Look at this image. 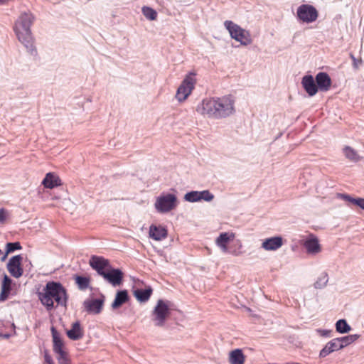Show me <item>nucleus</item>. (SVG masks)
I'll return each mask as SVG.
<instances>
[{
  "mask_svg": "<svg viewBox=\"0 0 364 364\" xmlns=\"http://www.w3.org/2000/svg\"><path fill=\"white\" fill-rule=\"evenodd\" d=\"M194 76L193 73L188 75L178 88L176 97L179 102L184 101L191 95L196 83Z\"/></svg>",
  "mask_w": 364,
  "mask_h": 364,
  "instance_id": "obj_8",
  "label": "nucleus"
},
{
  "mask_svg": "<svg viewBox=\"0 0 364 364\" xmlns=\"http://www.w3.org/2000/svg\"><path fill=\"white\" fill-rule=\"evenodd\" d=\"M356 205L364 210V198H358V200H355Z\"/></svg>",
  "mask_w": 364,
  "mask_h": 364,
  "instance_id": "obj_42",
  "label": "nucleus"
},
{
  "mask_svg": "<svg viewBox=\"0 0 364 364\" xmlns=\"http://www.w3.org/2000/svg\"><path fill=\"white\" fill-rule=\"evenodd\" d=\"M22 259L23 257L21 255H15L9 259L7 264V269L9 272L15 278H19L23 275V269L21 267Z\"/></svg>",
  "mask_w": 364,
  "mask_h": 364,
  "instance_id": "obj_12",
  "label": "nucleus"
},
{
  "mask_svg": "<svg viewBox=\"0 0 364 364\" xmlns=\"http://www.w3.org/2000/svg\"><path fill=\"white\" fill-rule=\"evenodd\" d=\"M89 264L100 276L112 266L107 259L96 255L90 257Z\"/></svg>",
  "mask_w": 364,
  "mask_h": 364,
  "instance_id": "obj_11",
  "label": "nucleus"
},
{
  "mask_svg": "<svg viewBox=\"0 0 364 364\" xmlns=\"http://www.w3.org/2000/svg\"><path fill=\"white\" fill-rule=\"evenodd\" d=\"M51 333L53 341V350L55 353L63 350V343L57 330L53 326Z\"/></svg>",
  "mask_w": 364,
  "mask_h": 364,
  "instance_id": "obj_28",
  "label": "nucleus"
},
{
  "mask_svg": "<svg viewBox=\"0 0 364 364\" xmlns=\"http://www.w3.org/2000/svg\"><path fill=\"white\" fill-rule=\"evenodd\" d=\"M337 196L338 198H341L346 201H348V202H350L355 205H356V202L355 200H358V198H352L350 195H348V194H344V193H338L337 194Z\"/></svg>",
  "mask_w": 364,
  "mask_h": 364,
  "instance_id": "obj_35",
  "label": "nucleus"
},
{
  "mask_svg": "<svg viewBox=\"0 0 364 364\" xmlns=\"http://www.w3.org/2000/svg\"><path fill=\"white\" fill-rule=\"evenodd\" d=\"M229 362L230 364H244L245 355L241 349H235L230 353Z\"/></svg>",
  "mask_w": 364,
  "mask_h": 364,
  "instance_id": "obj_26",
  "label": "nucleus"
},
{
  "mask_svg": "<svg viewBox=\"0 0 364 364\" xmlns=\"http://www.w3.org/2000/svg\"><path fill=\"white\" fill-rule=\"evenodd\" d=\"M350 58L353 60V68L358 70L362 65V59L360 58H356L353 53L350 54Z\"/></svg>",
  "mask_w": 364,
  "mask_h": 364,
  "instance_id": "obj_37",
  "label": "nucleus"
},
{
  "mask_svg": "<svg viewBox=\"0 0 364 364\" xmlns=\"http://www.w3.org/2000/svg\"><path fill=\"white\" fill-rule=\"evenodd\" d=\"M234 237L235 235L232 233L222 232L216 239V245L220 248L223 252L226 253L228 251V244L231 240H233Z\"/></svg>",
  "mask_w": 364,
  "mask_h": 364,
  "instance_id": "obj_17",
  "label": "nucleus"
},
{
  "mask_svg": "<svg viewBox=\"0 0 364 364\" xmlns=\"http://www.w3.org/2000/svg\"><path fill=\"white\" fill-rule=\"evenodd\" d=\"M44 359L47 364H54L51 356L48 354L47 350L44 351Z\"/></svg>",
  "mask_w": 364,
  "mask_h": 364,
  "instance_id": "obj_38",
  "label": "nucleus"
},
{
  "mask_svg": "<svg viewBox=\"0 0 364 364\" xmlns=\"http://www.w3.org/2000/svg\"><path fill=\"white\" fill-rule=\"evenodd\" d=\"M214 195L208 190H203L201 191H192L186 193L184 195V200L190 203L199 202L204 200L206 202H210L214 199Z\"/></svg>",
  "mask_w": 364,
  "mask_h": 364,
  "instance_id": "obj_9",
  "label": "nucleus"
},
{
  "mask_svg": "<svg viewBox=\"0 0 364 364\" xmlns=\"http://www.w3.org/2000/svg\"><path fill=\"white\" fill-rule=\"evenodd\" d=\"M27 52L33 57L37 55V50L36 47H26Z\"/></svg>",
  "mask_w": 364,
  "mask_h": 364,
  "instance_id": "obj_40",
  "label": "nucleus"
},
{
  "mask_svg": "<svg viewBox=\"0 0 364 364\" xmlns=\"http://www.w3.org/2000/svg\"><path fill=\"white\" fill-rule=\"evenodd\" d=\"M4 333H0V338H3Z\"/></svg>",
  "mask_w": 364,
  "mask_h": 364,
  "instance_id": "obj_45",
  "label": "nucleus"
},
{
  "mask_svg": "<svg viewBox=\"0 0 364 364\" xmlns=\"http://www.w3.org/2000/svg\"><path fill=\"white\" fill-rule=\"evenodd\" d=\"M317 331L323 337H329L331 336V331H330V330L318 329Z\"/></svg>",
  "mask_w": 364,
  "mask_h": 364,
  "instance_id": "obj_39",
  "label": "nucleus"
},
{
  "mask_svg": "<svg viewBox=\"0 0 364 364\" xmlns=\"http://www.w3.org/2000/svg\"><path fill=\"white\" fill-rule=\"evenodd\" d=\"M178 201L176 195L172 193L161 194L156 198L154 207L159 213H166L178 205Z\"/></svg>",
  "mask_w": 364,
  "mask_h": 364,
  "instance_id": "obj_6",
  "label": "nucleus"
},
{
  "mask_svg": "<svg viewBox=\"0 0 364 364\" xmlns=\"http://www.w3.org/2000/svg\"><path fill=\"white\" fill-rule=\"evenodd\" d=\"M296 17L303 23H311L317 20L318 11L311 4H301L297 9Z\"/></svg>",
  "mask_w": 364,
  "mask_h": 364,
  "instance_id": "obj_7",
  "label": "nucleus"
},
{
  "mask_svg": "<svg viewBox=\"0 0 364 364\" xmlns=\"http://www.w3.org/2000/svg\"><path fill=\"white\" fill-rule=\"evenodd\" d=\"M58 355V360L60 364H67L68 363V358L66 355V353L63 350L61 352H56Z\"/></svg>",
  "mask_w": 364,
  "mask_h": 364,
  "instance_id": "obj_36",
  "label": "nucleus"
},
{
  "mask_svg": "<svg viewBox=\"0 0 364 364\" xmlns=\"http://www.w3.org/2000/svg\"><path fill=\"white\" fill-rule=\"evenodd\" d=\"M316 83L318 87L321 91H327L329 90L331 80L328 75L326 73H318L316 76Z\"/></svg>",
  "mask_w": 364,
  "mask_h": 364,
  "instance_id": "obj_16",
  "label": "nucleus"
},
{
  "mask_svg": "<svg viewBox=\"0 0 364 364\" xmlns=\"http://www.w3.org/2000/svg\"><path fill=\"white\" fill-rule=\"evenodd\" d=\"M338 350H340V348L338 347V341L334 338L326 344L324 348L320 351L319 356L321 358H325L330 353Z\"/></svg>",
  "mask_w": 364,
  "mask_h": 364,
  "instance_id": "obj_24",
  "label": "nucleus"
},
{
  "mask_svg": "<svg viewBox=\"0 0 364 364\" xmlns=\"http://www.w3.org/2000/svg\"><path fill=\"white\" fill-rule=\"evenodd\" d=\"M152 291L151 287H149L145 289H136L134 291L133 294L139 301L146 302L149 299Z\"/></svg>",
  "mask_w": 364,
  "mask_h": 364,
  "instance_id": "obj_25",
  "label": "nucleus"
},
{
  "mask_svg": "<svg viewBox=\"0 0 364 364\" xmlns=\"http://www.w3.org/2000/svg\"><path fill=\"white\" fill-rule=\"evenodd\" d=\"M301 85L305 91L311 97L314 96L318 92L316 83L312 75H304L301 80Z\"/></svg>",
  "mask_w": 364,
  "mask_h": 364,
  "instance_id": "obj_15",
  "label": "nucleus"
},
{
  "mask_svg": "<svg viewBox=\"0 0 364 364\" xmlns=\"http://www.w3.org/2000/svg\"><path fill=\"white\" fill-rule=\"evenodd\" d=\"M6 211L1 208L0 209V223H4L6 220Z\"/></svg>",
  "mask_w": 364,
  "mask_h": 364,
  "instance_id": "obj_41",
  "label": "nucleus"
},
{
  "mask_svg": "<svg viewBox=\"0 0 364 364\" xmlns=\"http://www.w3.org/2000/svg\"><path fill=\"white\" fill-rule=\"evenodd\" d=\"M21 249L22 247L19 242H8L6 245V252L1 257V260L4 261L9 253L13 252L15 250H19Z\"/></svg>",
  "mask_w": 364,
  "mask_h": 364,
  "instance_id": "obj_31",
  "label": "nucleus"
},
{
  "mask_svg": "<svg viewBox=\"0 0 364 364\" xmlns=\"http://www.w3.org/2000/svg\"><path fill=\"white\" fill-rule=\"evenodd\" d=\"M35 20L34 16L30 12L21 14L15 22L14 31L15 34L22 44L31 43L33 36L31 27Z\"/></svg>",
  "mask_w": 364,
  "mask_h": 364,
  "instance_id": "obj_3",
  "label": "nucleus"
},
{
  "mask_svg": "<svg viewBox=\"0 0 364 364\" xmlns=\"http://www.w3.org/2000/svg\"><path fill=\"white\" fill-rule=\"evenodd\" d=\"M75 281L80 290L84 291L90 287V279L87 277L76 275L75 276Z\"/></svg>",
  "mask_w": 364,
  "mask_h": 364,
  "instance_id": "obj_30",
  "label": "nucleus"
},
{
  "mask_svg": "<svg viewBox=\"0 0 364 364\" xmlns=\"http://www.w3.org/2000/svg\"><path fill=\"white\" fill-rule=\"evenodd\" d=\"M170 314L171 309L168 306V301H165L162 299L158 300L156 305L151 312V320L154 326L157 327L164 326Z\"/></svg>",
  "mask_w": 364,
  "mask_h": 364,
  "instance_id": "obj_5",
  "label": "nucleus"
},
{
  "mask_svg": "<svg viewBox=\"0 0 364 364\" xmlns=\"http://www.w3.org/2000/svg\"><path fill=\"white\" fill-rule=\"evenodd\" d=\"M129 300V295L127 290H121L117 292L112 308L115 309L120 307Z\"/></svg>",
  "mask_w": 364,
  "mask_h": 364,
  "instance_id": "obj_21",
  "label": "nucleus"
},
{
  "mask_svg": "<svg viewBox=\"0 0 364 364\" xmlns=\"http://www.w3.org/2000/svg\"><path fill=\"white\" fill-rule=\"evenodd\" d=\"M283 245V238L275 236L263 240L261 247L266 251H276Z\"/></svg>",
  "mask_w": 364,
  "mask_h": 364,
  "instance_id": "obj_14",
  "label": "nucleus"
},
{
  "mask_svg": "<svg viewBox=\"0 0 364 364\" xmlns=\"http://www.w3.org/2000/svg\"><path fill=\"white\" fill-rule=\"evenodd\" d=\"M196 111L200 114L212 119L226 118L235 112V100L230 95L203 100Z\"/></svg>",
  "mask_w": 364,
  "mask_h": 364,
  "instance_id": "obj_1",
  "label": "nucleus"
},
{
  "mask_svg": "<svg viewBox=\"0 0 364 364\" xmlns=\"http://www.w3.org/2000/svg\"><path fill=\"white\" fill-rule=\"evenodd\" d=\"M224 26L228 31L231 38L240 42L242 46H247L252 43V38L250 31L242 28L233 21H225Z\"/></svg>",
  "mask_w": 364,
  "mask_h": 364,
  "instance_id": "obj_4",
  "label": "nucleus"
},
{
  "mask_svg": "<svg viewBox=\"0 0 364 364\" xmlns=\"http://www.w3.org/2000/svg\"><path fill=\"white\" fill-rule=\"evenodd\" d=\"M3 255H4V253L3 252V251L1 250H0V259L1 258Z\"/></svg>",
  "mask_w": 364,
  "mask_h": 364,
  "instance_id": "obj_44",
  "label": "nucleus"
},
{
  "mask_svg": "<svg viewBox=\"0 0 364 364\" xmlns=\"http://www.w3.org/2000/svg\"><path fill=\"white\" fill-rule=\"evenodd\" d=\"M6 0H0V3H4Z\"/></svg>",
  "mask_w": 364,
  "mask_h": 364,
  "instance_id": "obj_46",
  "label": "nucleus"
},
{
  "mask_svg": "<svg viewBox=\"0 0 364 364\" xmlns=\"http://www.w3.org/2000/svg\"><path fill=\"white\" fill-rule=\"evenodd\" d=\"M336 329L340 333H346L350 331L351 328L345 319H339L336 323Z\"/></svg>",
  "mask_w": 364,
  "mask_h": 364,
  "instance_id": "obj_33",
  "label": "nucleus"
},
{
  "mask_svg": "<svg viewBox=\"0 0 364 364\" xmlns=\"http://www.w3.org/2000/svg\"><path fill=\"white\" fill-rule=\"evenodd\" d=\"M68 338L73 341L80 339L83 336V332L79 321L73 323L71 329L67 331Z\"/></svg>",
  "mask_w": 364,
  "mask_h": 364,
  "instance_id": "obj_20",
  "label": "nucleus"
},
{
  "mask_svg": "<svg viewBox=\"0 0 364 364\" xmlns=\"http://www.w3.org/2000/svg\"><path fill=\"white\" fill-rule=\"evenodd\" d=\"M358 338V336L357 334H353L346 336L341 338H336V341H338V345L340 349H342L344 347L355 341Z\"/></svg>",
  "mask_w": 364,
  "mask_h": 364,
  "instance_id": "obj_29",
  "label": "nucleus"
},
{
  "mask_svg": "<svg viewBox=\"0 0 364 364\" xmlns=\"http://www.w3.org/2000/svg\"><path fill=\"white\" fill-rule=\"evenodd\" d=\"M328 282V277L326 272H323L316 279L314 284L315 289H323Z\"/></svg>",
  "mask_w": 364,
  "mask_h": 364,
  "instance_id": "obj_32",
  "label": "nucleus"
},
{
  "mask_svg": "<svg viewBox=\"0 0 364 364\" xmlns=\"http://www.w3.org/2000/svg\"><path fill=\"white\" fill-rule=\"evenodd\" d=\"M113 287L119 286L124 278V273L119 269L113 268L112 266L101 276Z\"/></svg>",
  "mask_w": 364,
  "mask_h": 364,
  "instance_id": "obj_10",
  "label": "nucleus"
},
{
  "mask_svg": "<svg viewBox=\"0 0 364 364\" xmlns=\"http://www.w3.org/2000/svg\"><path fill=\"white\" fill-rule=\"evenodd\" d=\"M142 13L144 16L149 20H155L157 18L156 11L148 6H144L142 8Z\"/></svg>",
  "mask_w": 364,
  "mask_h": 364,
  "instance_id": "obj_34",
  "label": "nucleus"
},
{
  "mask_svg": "<svg viewBox=\"0 0 364 364\" xmlns=\"http://www.w3.org/2000/svg\"><path fill=\"white\" fill-rule=\"evenodd\" d=\"M11 283L12 280L11 279L7 276L6 274H4V277L3 278L2 284H1V291L0 294V301H4L6 299H7L10 291L11 290Z\"/></svg>",
  "mask_w": 364,
  "mask_h": 364,
  "instance_id": "obj_19",
  "label": "nucleus"
},
{
  "mask_svg": "<svg viewBox=\"0 0 364 364\" xmlns=\"http://www.w3.org/2000/svg\"><path fill=\"white\" fill-rule=\"evenodd\" d=\"M105 296H101L99 299H87L84 301L83 306L85 310L90 314H100L103 308Z\"/></svg>",
  "mask_w": 364,
  "mask_h": 364,
  "instance_id": "obj_13",
  "label": "nucleus"
},
{
  "mask_svg": "<svg viewBox=\"0 0 364 364\" xmlns=\"http://www.w3.org/2000/svg\"><path fill=\"white\" fill-rule=\"evenodd\" d=\"M149 236L156 241H160L167 236V230L161 226L151 225L149 228Z\"/></svg>",
  "mask_w": 364,
  "mask_h": 364,
  "instance_id": "obj_18",
  "label": "nucleus"
},
{
  "mask_svg": "<svg viewBox=\"0 0 364 364\" xmlns=\"http://www.w3.org/2000/svg\"><path fill=\"white\" fill-rule=\"evenodd\" d=\"M38 298L47 310L54 306V301L57 305L65 306L68 300L66 289L63 286L55 282H49L43 289V292L38 294Z\"/></svg>",
  "mask_w": 364,
  "mask_h": 364,
  "instance_id": "obj_2",
  "label": "nucleus"
},
{
  "mask_svg": "<svg viewBox=\"0 0 364 364\" xmlns=\"http://www.w3.org/2000/svg\"><path fill=\"white\" fill-rule=\"evenodd\" d=\"M343 152L346 158L350 161L358 162L362 159L358 153L349 146H344L343 149Z\"/></svg>",
  "mask_w": 364,
  "mask_h": 364,
  "instance_id": "obj_27",
  "label": "nucleus"
},
{
  "mask_svg": "<svg viewBox=\"0 0 364 364\" xmlns=\"http://www.w3.org/2000/svg\"><path fill=\"white\" fill-rule=\"evenodd\" d=\"M304 247L309 254H317L321 251V247L317 238H310L305 241Z\"/></svg>",
  "mask_w": 364,
  "mask_h": 364,
  "instance_id": "obj_23",
  "label": "nucleus"
},
{
  "mask_svg": "<svg viewBox=\"0 0 364 364\" xmlns=\"http://www.w3.org/2000/svg\"><path fill=\"white\" fill-rule=\"evenodd\" d=\"M60 180L59 179L58 176H57L53 173H48L43 180L42 183L46 188H53L54 187L60 186Z\"/></svg>",
  "mask_w": 364,
  "mask_h": 364,
  "instance_id": "obj_22",
  "label": "nucleus"
},
{
  "mask_svg": "<svg viewBox=\"0 0 364 364\" xmlns=\"http://www.w3.org/2000/svg\"><path fill=\"white\" fill-rule=\"evenodd\" d=\"M9 336H10V335H9V334L6 333V334H4L3 338H9Z\"/></svg>",
  "mask_w": 364,
  "mask_h": 364,
  "instance_id": "obj_43",
  "label": "nucleus"
}]
</instances>
